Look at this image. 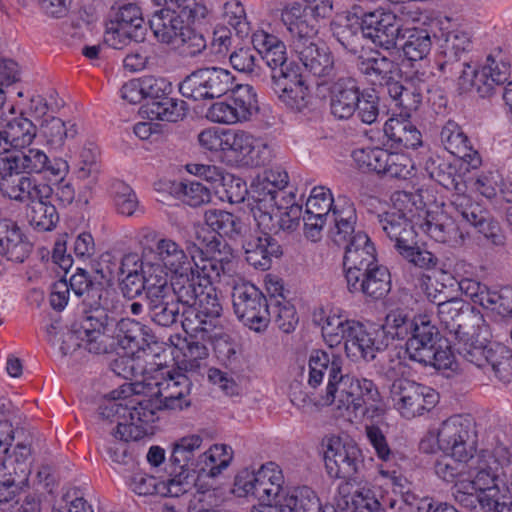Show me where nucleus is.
<instances>
[{
	"instance_id": "obj_25",
	"label": "nucleus",
	"mask_w": 512,
	"mask_h": 512,
	"mask_svg": "<svg viewBox=\"0 0 512 512\" xmlns=\"http://www.w3.org/2000/svg\"><path fill=\"white\" fill-rule=\"evenodd\" d=\"M345 278L351 293H361L372 300L384 298L391 290L390 272L379 263L361 270L360 275L353 274Z\"/></svg>"
},
{
	"instance_id": "obj_5",
	"label": "nucleus",
	"mask_w": 512,
	"mask_h": 512,
	"mask_svg": "<svg viewBox=\"0 0 512 512\" xmlns=\"http://www.w3.org/2000/svg\"><path fill=\"white\" fill-rule=\"evenodd\" d=\"M319 402L325 406L335 405L337 409L366 413L370 408L379 410L381 395L372 380L342 373L331 385H326L324 393L319 394Z\"/></svg>"
},
{
	"instance_id": "obj_31",
	"label": "nucleus",
	"mask_w": 512,
	"mask_h": 512,
	"mask_svg": "<svg viewBox=\"0 0 512 512\" xmlns=\"http://www.w3.org/2000/svg\"><path fill=\"white\" fill-rule=\"evenodd\" d=\"M343 360L341 356L329 354L323 350H313L308 361L307 383L310 388L316 389L326 378L327 384L331 385L342 371Z\"/></svg>"
},
{
	"instance_id": "obj_60",
	"label": "nucleus",
	"mask_w": 512,
	"mask_h": 512,
	"mask_svg": "<svg viewBox=\"0 0 512 512\" xmlns=\"http://www.w3.org/2000/svg\"><path fill=\"white\" fill-rule=\"evenodd\" d=\"M146 298L171 292L168 274L161 264L146 263L142 272Z\"/></svg>"
},
{
	"instance_id": "obj_41",
	"label": "nucleus",
	"mask_w": 512,
	"mask_h": 512,
	"mask_svg": "<svg viewBox=\"0 0 512 512\" xmlns=\"http://www.w3.org/2000/svg\"><path fill=\"white\" fill-rule=\"evenodd\" d=\"M425 169L430 178L448 190L458 193L465 191V184L456 164L448 162L439 156L430 157L426 161Z\"/></svg>"
},
{
	"instance_id": "obj_52",
	"label": "nucleus",
	"mask_w": 512,
	"mask_h": 512,
	"mask_svg": "<svg viewBox=\"0 0 512 512\" xmlns=\"http://www.w3.org/2000/svg\"><path fill=\"white\" fill-rule=\"evenodd\" d=\"M452 496L458 505L472 512L490 507L493 501L470 480L457 481L452 487Z\"/></svg>"
},
{
	"instance_id": "obj_29",
	"label": "nucleus",
	"mask_w": 512,
	"mask_h": 512,
	"mask_svg": "<svg viewBox=\"0 0 512 512\" xmlns=\"http://www.w3.org/2000/svg\"><path fill=\"white\" fill-rule=\"evenodd\" d=\"M380 228L393 243L395 250L404 244H414L417 238L414 225L408 214L397 208L392 207L388 211L377 215Z\"/></svg>"
},
{
	"instance_id": "obj_47",
	"label": "nucleus",
	"mask_w": 512,
	"mask_h": 512,
	"mask_svg": "<svg viewBox=\"0 0 512 512\" xmlns=\"http://www.w3.org/2000/svg\"><path fill=\"white\" fill-rule=\"evenodd\" d=\"M400 40L405 57L411 61H418L425 58L432 47L431 35L426 29L402 28Z\"/></svg>"
},
{
	"instance_id": "obj_27",
	"label": "nucleus",
	"mask_w": 512,
	"mask_h": 512,
	"mask_svg": "<svg viewBox=\"0 0 512 512\" xmlns=\"http://www.w3.org/2000/svg\"><path fill=\"white\" fill-rule=\"evenodd\" d=\"M440 139L445 149L466 165V170L481 166L482 158L475 150L462 128L454 121H448L440 132Z\"/></svg>"
},
{
	"instance_id": "obj_57",
	"label": "nucleus",
	"mask_w": 512,
	"mask_h": 512,
	"mask_svg": "<svg viewBox=\"0 0 512 512\" xmlns=\"http://www.w3.org/2000/svg\"><path fill=\"white\" fill-rule=\"evenodd\" d=\"M269 310L280 330L290 333L295 329L298 323L296 310L282 295L270 296Z\"/></svg>"
},
{
	"instance_id": "obj_28",
	"label": "nucleus",
	"mask_w": 512,
	"mask_h": 512,
	"mask_svg": "<svg viewBox=\"0 0 512 512\" xmlns=\"http://www.w3.org/2000/svg\"><path fill=\"white\" fill-rule=\"evenodd\" d=\"M363 90L352 77H341L330 88V111L340 120L355 115L356 106Z\"/></svg>"
},
{
	"instance_id": "obj_22",
	"label": "nucleus",
	"mask_w": 512,
	"mask_h": 512,
	"mask_svg": "<svg viewBox=\"0 0 512 512\" xmlns=\"http://www.w3.org/2000/svg\"><path fill=\"white\" fill-rule=\"evenodd\" d=\"M291 47L305 69L313 76L323 79V83L335 76L331 52L325 45L317 44L314 36L294 40Z\"/></svg>"
},
{
	"instance_id": "obj_59",
	"label": "nucleus",
	"mask_w": 512,
	"mask_h": 512,
	"mask_svg": "<svg viewBox=\"0 0 512 512\" xmlns=\"http://www.w3.org/2000/svg\"><path fill=\"white\" fill-rule=\"evenodd\" d=\"M99 156V149L91 143L82 148L75 164L78 179L89 180L91 183L97 181L100 173Z\"/></svg>"
},
{
	"instance_id": "obj_21",
	"label": "nucleus",
	"mask_w": 512,
	"mask_h": 512,
	"mask_svg": "<svg viewBox=\"0 0 512 512\" xmlns=\"http://www.w3.org/2000/svg\"><path fill=\"white\" fill-rule=\"evenodd\" d=\"M440 450L454 457H469L475 450L471 422L459 415L443 421L437 433Z\"/></svg>"
},
{
	"instance_id": "obj_14",
	"label": "nucleus",
	"mask_w": 512,
	"mask_h": 512,
	"mask_svg": "<svg viewBox=\"0 0 512 512\" xmlns=\"http://www.w3.org/2000/svg\"><path fill=\"white\" fill-rule=\"evenodd\" d=\"M234 76L227 69L211 66L196 69L179 84L181 95L193 101L213 100L233 89Z\"/></svg>"
},
{
	"instance_id": "obj_20",
	"label": "nucleus",
	"mask_w": 512,
	"mask_h": 512,
	"mask_svg": "<svg viewBox=\"0 0 512 512\" xmlns=\"http://www.w3.org/2000/svg\"><path fill=\"white\" fill-rule=\"evenodd\" d=\"M222 312L216 289L205 284L200 291L195 305L184 308L181 312V325L187 333H202L208 331L207 325L212 326V320Z\"/></svg>"
},
{
	"instance_id": "obj_8",
	"label": "nucleus",
	"mask_w": 512,
	"mask_h": 512,
	"mask_svg": "<svg viewBox=\"0 0 512 512\" xmlns=\"http://www.w3.org/2000/svg\"><path fill=\"white\" fill-rule=\"evenodd\" d=\"M157 391L142 395L144 408L142 416L150 423L157 419V412L163 410H182L191 405L190 393L192 381L179 370L169 371L167 376L156 383Z\"/></svg>"
},
{
	"instance_id": "obj_51",
	"label": "nucleus",
	"mask_w": 512,
	"mask_h": 512,
	"mask_svg": "<svg viewBox=\"0 0 512 512\" xmlns=\"http://www.w3.org/2000/svg\"><path fill=\"white\" fill-rule=\"evenodd\" d=\"M306 7L294 2L287 5L281 12V21L286 26L291 36V42L314 36L316 30L305 19Z\"/></svg>"
},
{
	"instance_id": "obj_16",
	"label": "nucleus",
	"mask_w": 512,
	"mask_h": 512,
	"mask_svg": "<svg viewBox=\"0 0 512 512\" xmlns=\"http://www.w3.org/2000/svg\"><path fill=\"white\" fill-rule=\"evenodd\" d=\"M390 394L395 408L407 419L430 411L438 401V395L432 388L407 378L393 380Z\"/></svg>"
},
{
	"instance_id": "obj_17",
	"label": "nucleus",
	"mask_w": 512,
	"mask_h": 512,
	"mask_svg": "<svg viewBox=\"0 0 512 512\" xmlns=\"http://www.w3.org/2000/svg\"><path fill=\"white\" fill-rule=\"evenodd\" d=\"M343 337L345 352L350 358H362L373 361L378 352L386 349L384 335L379 332L378 324H364L352 320L346 327Z\"/></svg>"
},
{
	"instance_id": "obj_56",
	"label": "nucleus",
	"mask_w": 512,
	"mask_h": 512,
	"mask_svg": "<svg viewBox=\"0 0 512 512\" xmlns=\"http://www.w3.org/2000/svg\"><path fill=\"white\" fill-rule=\"evenodd\" d=\"M469 457L445 455L435 464L436 474L446 482L456 484L457 481L469 480Z\"/></svg>"
},
{
	"instance_id": "obj_9",
	"label": "nucleus",
	"mask_w": 512,
	"mask_h": 512,
	"mask_svg": "<svg viewBox=\"0 0 512 512\" xmlns=\"http://www.w3.org/2000/svg\"><path fill=\"white\" fill-rule=\"evenodd\" d=\"M511 452L503 444L496 445L493 450H481L470 455L469 480L479 491L495 490L500 493L506 485L505 468L511 463Z\"/></svg>"
},
{
	"instance_id": "obj_44",
	"label": "nucleus",
	"mask_w": 512,
	"mask_h": 512,
	"mask_svg": "<svg viewBox=\"0 0 512 512\" xmlns=\"http://www.w3.org/2000/svg\"><path fill=\"white\" fill-rule=\"evenodd\" d=\"M194 276L192 268L190 270L175 274L171 278L170 291L178 305L184 308H191L195 305L197 297L204 287Z\"/></svg>"
},
{
	"instance_id": "obj_12",
	"label": "nucleus",
	"mask_w": 512,
	"mask_h": 512,
	"mask_svg": "<svg viewBox=\"0 0 512 512\" xmlns=\"http://www.w3.org/2000/svg\"><path fill=\"white\" fill-rule=\"evenodd\" d=\"M284 477L279 467L269 462L261 465L257 471L241 470L235 477L234 486L240 496H253L262 506H272L283 490Z\"/></svg>"
},
{
	"instance_id": "obj_39",
	"label": "nucleus",
	"mask_w": 512,
	"mask_h": 512,
	"mask_svg": "<svg viewBox=\"0 0 512 512\" xmlns=\"http://www.w3.org/2000/svg\"><path fill=\"white\" fill-rule=\"evenodd\" d=\"M425 317L426 315H419L411 318L408 314L399 309L390 311L386 315L384 323L378 324L379 332H382L384 340H386V348L394 339L407 340L416 330V326H418L420 321H423Z\"/></svg>"
},
{
	"instance_id": "obj_64",
	"label": "nucleus",
	"mask_w": 512,
	"mask_h": 512,
	"mask_svg": "<svg viewBox=\"0 0 512 512\" xmlns=\"http://www.w3.org/2000/svg\"><path fill=\"white\" fill-rule=\"evenodd\" d=\"M353 159L359 168L384 174L385 162L388 161V151L382 148H366L353 152Z\"/></svg>"
},
{
	"instance_id": "obj_42",
	"label": "nucleus",
	"mask_w": 512,
	"mask_h": 512,
	"mask_svg": "<svg viewBox=\"0 0 512 512\" xmlns=\"http://www.w3.org/2000/svg\"><path fill=\"white\" fill-rule=\"evenodd\" d=\"M280 512H324L326 505L323 506L319 497L311 488L307 486L298 487L278 500Z\"/></svg>"
},
{
	"instance_id": "obj_4",
	"label": "nucleus",
	"mask_w": 512,
	"mask_h": 512,
	"mask_svg": "<svg viewBox=\"0 0 512 512\" xmlns=\"http://www.w3.org/2000/svg\"><path fill=\"white\" fill-rule=\"evenodd\" d=\"M132 391L134 389L131 384L120 392L113 391V399L99 408V415L103 419L117 422V428L113 435L123 442L142 439L147 434L144 424L150 423V420H146L142 416L144 411L142 395L139 392H135L131 396L126 394Z\"/></svg>"
},
{
	"instance_id": "obj_50",
	"label": "nucleus",
	"mask_w": 512,
	"mask_h": 512,
	"mask_svg": "<svg viewBox=\"0 0 512 512\" xmlns=\"http://www.w3.org/2000/svg\"><path fill=\"white\" fill-rule=\"evenodd\" d=\"M457 347L458 354L463 357L467 362L474 364L478 368L485 369L488 367L495 355V350L498 343H477L474 337L466 340H461L454 343Z\"/></svg>"
},
{
	"instance_id": "obj_48",
	"label": "nucleus",
	"mask_w": 512,
	"mask_h": 512,
	"mask_svg": "<svg viewBox=\"0 0 512 512\" xmlns=\"http://www.w3.org/2000/svg\"><path fill=\"white\" fill-rule=\"evenodd\" d=\"M387 92L395 105L403 109L406 116L416 111L422 103V89L416 86L412 79H405L403 82L397 80L389 85Z\"/></svg>"
},
{
	"instance_id": "obj_10",
	"label": "nucleus",
	"mask_w": 512,
	"mask_h": 512,
	"mask_svg": "<svg viewBox=\"0 0 512 512\" xmlns=\"http://www.w3.org/2000/svg\"><path fill=\"white\" fill-rule=\"evenodd\" d=\"M140 90L145 100L141 111L150 120L177 122L186 116V102L169 97L172 86L165 78L144 76L140 79Z\"/></svg>"
},
{
	"instance_id": "obj_2",
	"label": "nucleus",
	"mask_w": 512,
	"mask_h": 512,
	"mask_svg": "<svg viewBox=\"0 0 512 512\" xmlns=\"http://www.w3.org/2000/svg\"><path fill=\"white\" fill-rule=\"evenodd\" d=\"M336 215L335 227L330 229V238L334 244L345 249V277L360 275L361 270L378 264L374 244L364 231L356 230L357 215L353 205H347Z\"/></svg>"
},
{
	"instance_id": "obj_35",
	"label": "nucleus",
	"mask_w": 512,
	"mask_h": 512,
	"mask_svg": "<svg viewBox=\"0 0 512 512\" xmlns=\"http://www.w3.org/2000/svg\"><path fill=\"white\" fill-rule=\"evenodd\" d=\"M359 70L372 84L385 86L387 89L389 85H392L401 77L399 65L380 52H375L369 57L361 58Z\"/></svg>"
},
{
	"instance_id": "obj_46",
	"label": "nucleus",
	"mask_w": 512,
	"mask_h": 512,
	"mask_svg": "<svg viewBox=\"0 0 512 512\" xmlns=\"http://www.w3.org/2000/svg\"><path fill=\"white\" fill-rule=\"evenodd\" d=\"M156 252L163 268L173 275L185 272L192 268L189 256L172 239H161L157 242Z\"/></svg>"
},
{
	"instance_id": "obj_7",
	"label": "nucleus",
	"mask_w": 512,
	"mask_h": 512,
	"mask_svg": "<svg viewBox=\"0 0 512 512\" xmlns=\"http://www.w3.org/2000/svg\"><path fill=\"white\" fill-rule=\"evenodd\" d=\"M152 1L162 8L152 14L149 20L150 29L158 42L173 47L186 26L185 22L203 18L205 15V7L196 0Z\"/></svg>"
},
{
	"instance_id": "obj_30",
	"label": "nucleus",
	"mask_w": 512,
	"mask_h": 512,
	"mask_svg": "<svg viewBox=\"0 0 512 512\" xmlns=\"http://www.w3.org/2000/svg\"><path fill=\"white\" fill-rule=\"evenodd\" d=\"M15 439V429L11 423L10 439L7 444L2 446L3 471L9 476L20 479L21 482H27L31 472L32 448L30 441H23L16 444L11 454L9 453L12 442Z\"/></svg>"
},
{
	"instance_id": "obj_34",
	"label": "nucleus",
	"mask_w": 512,
	"mask_h": 512,
	"mask_svg": "<svg viewBox=\"0 0 512 512\" xmlns=\"http://www.w3.org/2000/svg\"><path fill=\"white\" fill-rule=\"evenodd\" d=\"M113 343L115 339L117 343L124 349L145 350L151 343H155L154 335L150 333V329L140 322L130 318H122L114 325L112 334Z\"/></svg>"
},
{
	"instance_id": "obj_36",
	"label": "nucleus",
	"mask_w": 512,
	"mask_h": 512,
	"mask_svg": "<svg viewBox=\"0 0 512 512\" xmlns=\"http://www.w3.org/2000/svg\"><path fill=\"white\" fill-rule=\"evenodd\" d=\"M251 42L261 59L271 68V72L289 63L286 46L276 35L257 30L252 34Z\"/></svg>"
},
{
	"instance_id": "obj_58",
	"label": "nucleus",
	"mask_w": 512,
	"mask_h": 512,
	"mask_svg": "<svg viewBox=\"0 0 512 512\" xmlns=\"http://www.w3.org/2000/svg\"><path fill=\"white\" fill-rule=\"evenodd\" d=\"M332 36L346 50L356 53L358 41L360 39L359 32L361 27L357 21H351L350 18L337 17L330 25Z\"/></svg>"
},
{
	"instance_id": "obj_6",
	"label": "nucleus",
	"mask_w": 512,
	"mask_h": 512,
	"mask_svg": "<svg viewBox=\"0 0 512 512\" xmlns=\"http://www.w3.org/2000/svg\"><path fill=\"white\" fill-rule=\"evenodd\" d=\"M439 329L426 316L405 343V353L409 360L437 370H457L455 356L450 345L440 344Z\"/></svg>"
},
{
	"instance_id": "obj_62",
	"label": "nucleus",
	"mask_w": 512,
	"mask_h": 512,
	"mask_svg": "<svg viewBox=\"0 0 512 512\" xmlns=\"http://www.w3.org/2000/svg\"><path fill=\"white\" fill-rule=\"evenodd\" d=\"M439 69L448 77L452 79L457 78L460 87L464 90L469 88V83L475 71V68H473L467 60V56L451 59L444 58V60L439 63Z\"/></svg>"
},
{
	"instance_id": "obj_43",
	"label": "nucleus",
	"mask_w": 512,
	"mask_h": 512,
	"mask_svg": "<svg viewBox=\"0 0 512 512\" xmlns=\"http://www.w3.org/2000/svg\"><path fill=\"white\" fill-rule=\"evenodd\" d=\"M149 318L162 327H170L178 321L182 311L171 292L146 298Z\"/></svg>"
},
{
	"instance_id": "obj_3",
	"label": "nucleus",
	"mask_w": 512,
	"mask_h": 512,
	"mask_svg": "<svg viewBox=\"0 0 512 512\" xmlns=\"http://www.w3.org/2000/svg\"><path fill=\"white\" fill-rule=\"evenodd\" d=\"M324 461L329 477L343 480L339 486L340 494L352 495L350 487L353 486L357 489L368 487L364 456L355 442H343L339 437L330 438L324 453Z\"/></svg>"
},
{
	"instance_id": "obj_61",
	"label": "nucleus",
	"mask_w": 512,
	"mask_h": 512,
	"mask_svg": "<svg viewBox=\"0 0 512 512\" xmlns=\"http://www.w3.org/2000/svg\"><path fill=\"white\" fill-rule=\"evenodd\" d=\"M110 195L118 213L131 216L134 214L138 199L133 189L125 182L115 179L110 184Z\"/></svg>"
},
{
	"instance_id": "obj_49",
	"label": "nucleus",
	"mask_w": 512,
	"mask_h": 512,
	"mask_svg": "<svg viewBox=\"0 0 512 512\" xmlns=\"http://www.w3.org/2000/svg\"><path fill=\"white\" fill-rule=\"evenodd\" d=\"M26 217L29 224L38 231H51L59 221L58 212L50 198L31 201L27 205Z\"/></svg>"
},
{
	"instance_id": "obj_40",
	"label": "nucleus",
	"mask_w": 512,
	"mask_h": 512,
	"mask_svg": "<svg viewBox=\"0 0 512 512\" xmlns=\"http://www.w3.org/2000/svg\"><path fill=\"white\" fill-rule=\"evenodd\" d=\"M209 229L217 232L222 238H242L247 232L246 224L236 215L220 209H210L204 214Z\"/></svg>"
},
{
	"instance_id": "obj_18",
	"label": "nucleus",
	"mask_w": 512,
	"mask_h": 512,
	"mask_svg": "<svg viewBox=\"0 0 512 512\" xmlns=\"http://www.w3.org/2000/svg\"><path fill=\"white\" fill-rule=\"evenodd\" d=\"M53 192L50 185L0 163V193L3 197L29 204L37 198H51Z\"/></svg>"
},
{
	"instance_id": "obj_33",
	"label": "nucleus",
	"mask_w": 512,
	"mask_h": 512,
	"mask_svg": "<svg viewBox=\"0 0 512 512\" xmlns=\"http://www.w3.org/2000/svg\"><path fill=\"white\" fill-rule=\"evenodd\" d=\"M423 229L431 238L440 243L459 245L464 240L463 233L455 219L440 208L427 211Z\"/></svg>"
},
{
	"instance_id": "obj_45",
	"label": "nucleus",
	"mask_w": 512,
	"mask_h": 512,
	"mask_svg": "<svg viewBox=\"0 0 512 512\" xmlns=\"http://www.w3.org/2000/svg\"><path fill=\"white\" fill-rule=\"evenodd\" d=\"M384 133L397 147L415 149L421 145V133L409 120L390 118L384 124Z\"/></svg>"
},
{
	"instance_id": "obj_11",
	"label": "nucleus",
	"mask_w": 512,
	"mask_h": 512,
	"mask_svg": "<svg viewBox=\"0 0 512 512\" xmlns=\"http://www.w3.org/2000/svg\"><path fill=\"white\" fill-rule=\"evenodd\" d=\"M441 327L455 343L487 330L481 312L461 298L450 299L437 311Z\"/></svg>"
},
{
	"instance_id": "obj_23",
	"label": "nucleus",
	"mask_w": 512,
	"mask_h": 512,
	"mask_svg": "<svg viewBox=\"0 0 512 512\" xmlns=\"http://www.w3.org/2000/svg\"><path fill=\"white\" fill-rule=\"evenodd\" d=\"M225 152L245 166H263L270 161L271 149L262 141L244 131L225 133Z\"/></svg>"
},
{
	"instance_id": "obj_24",
	"label": "nucleus",
	"mask_w": 512,
	"mask_h": 512,
	"mask_svg": "<svg viewBox=\"0 0 512 512\" xmlns=\"http://www.w3.org/2000/svg\"><path fill=\"white\" fill-rule=\"evenodd\" d=\"M203 439L193 434L180 438L172 444L171 463L180 471L197 474L205 471L207 461L214 462L213 455L202 451Z\"/></svg>"
},
{
	"instance_id": "obj_37",
	"label": "nucleus",
	"mask_w": 512,
	"mask_h": 512,
	"mask_svg": "<svg viewBox=\"0 0 512 512\" xmlns=\"http://www.w3.org/2000/svg\"><path fill=\"white\" fill-rule=\"evenodd\" d=\"M36 136V126L24 117L9 121L4 129H0V156L10 153L11 147L25 148Z\"/></svg>"
},
{
	"instance_id": "obj_38",
	"label": "nucleus",
	"mask_w": 512,
	"mask_h": 512,
	"mask_svg": "<svg viewBox=\"0 0 512 512\" xmlns=\"http://www.w3.org/2000/svg\"><path fill=\"white\" fill-rule=\"evenodd\" d=\"M0 162L9 169H14L24 174H40L47 169L49 157L41 149L28 148L25 150H15L0 156Z\"/></svg>"
},
{
	"instance_id": "obj_19",
	"label": "nucleus",
	"mask_w": 512,
	"mask_h": 512,
	"mask_svg": "<svg viewBox=\"0 0 512 512\" xmlns=\"http://www.w3.org/2000/svg\"><path fill=\"white\" fill-rule=\"evenodd\" d=\"M402 28L401 20L394 12L378 8L369 11L362 24L361 33L376 46L390 50L397 47Z\"/></svg>"
},
{
	"instance_id": "obj_54",
	"label": "nucleus",
	"mask_w": 512,
	"mask_h": 512,
	"mask_svg": "<svg viewBox=\"0 0 512 512\" xmlns=\"http://www.w3.org/2000/svg\"><path fill=\"white\" fill-rule=\"evenodd\" d=\"M238 122L248 121L259 110L256 93L250 85H240L229 99Z\"/></svg>"
},
{
	"instance_id": "obj_63",
	"label": "nucleus",
	"mask_w": 512,
	"mask_h": 512,
	"mask_svg": "<svg viewBox=\"0 0 512 512\" xmlns=\"http://www.w3.org/2000/svg\"><path fill=\"white\" fill-rule=\"evenodd\" d=\"M271 88L275 94L281 93L287 88L305 81L300 72V67L295 62H289L281 68L271 72Z\"/></svg>"
},
{
	"instance_id": "obj_26",
	"label": "nucleus",
	"mask_w": 512,
	"mask_h": 512,
	"mask_svg": "<svg viewBox=\"0 0 512 512\" xmlns=\"http://www.w3.org/2000/svg\"><path fill=\"white\" fill-rule=\"evenodd\" d=\"M242 247L245 260L255 269L266 271L270 269L273 259H279L283 248L271 234H244Z\"/></svg>"
},
{
	"instance_id": "obj_53",
	"label": "nucleus",
	"mask_w": 512,
	"mask_h": 512,
	"mask_svg": "<svg viewBox=\"0 0 512 512\" xmlns=\"http://www.w3.org/2000/svg\"><path fill=\"white\" fill-rule=\"evenodd\" d=\"M257 55L258 53L254 48L241 47L230 54L229 61L236 71L248 75L253 80L265 82L266 76L262 71L260 59Z\"/></svg>"
},
{
	"instance_id": "obj_13",
	"label": "nucleus",
	"mask_w": 512,
	"mask_h": 512,
	"mask_svg": "<svg viewBox=\"0 0 512 512\" xmlns=\"http://www.w3.org/2000/svg\"><path fill=\"white\" fill-rule=\"evenodd\" d=\"M232 303L236 316L245 326L256 332L267 328L271 318L270 298L254 284L240 278L234 280Z\"/></svg>"
},
{
	"instance_id": "obj_32",
	"label": "nucleus",
	"mask_w": 512,
	"mask_h": 512,
	"mask_svg": "<svg viewBox=\"0 0 512 512\" xmlns=\"http://www.w3.org/2000/svg\"><path fill=\"white\" fill-rule=\"evenodd\" d=\"M32 245L18 224L8 218L0 219V255L22 263L30 254Z\"/></svg>"
},
{
	"instance_id": "obj_1",
	"label": "nucleus",
	"mask_w": 512,
	"mask_h": 512,
	"mask_svg": "<svg viewBox=\"0 0 512 512\" xmlns=\"http://www.w3.org/2000/svg\"><path fill=\"white\" fill-rule=\"evenodd\" d=\"M97 277L92 279L86 270L78 268L70 277L72 291L82 303L90 308L72 325L74 332H78L84 341V349L93 354L109 353L114 348L110 327L113 320L107 315V311H116L119 300L112 289L105 288L102 281L106 279L103 270H96Z\"/></svg>"
},
{
	"instance_id": "obj_15",
	"label": "nucleus",
	"mask_w": 512,
	"mask_h": 512,
	"mask_svg": "<svg viewBox=\"0 0 512 512\" xmlns=\"http://www.w3.org/2000/svg\"><path fill=\"white\" fill-rule=\"evenodd\" d=\"M147 27L141 9L134 3L115 4L110 10L106 41L115 49L145 40Z\"/></svg>"
},
{
	"instance_id": "obj_55",
	"label": "nucleus",
	"mask_w": 512,
	"mask_h": 512,
	"mask_svg": "<svg viewBox=\"0 0 512 512\" xmlns=\"http://www.w3.org/2000/svg\"><path fill=\"white\" fill-rule=\"evenodd\" d=\"M40 130L47 142L54 147H61L66 139L74 138L77 135L75 123L64 122L54 116L42 120Z\"/></svg>"
}]
</instances>
